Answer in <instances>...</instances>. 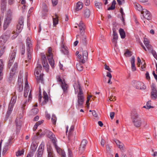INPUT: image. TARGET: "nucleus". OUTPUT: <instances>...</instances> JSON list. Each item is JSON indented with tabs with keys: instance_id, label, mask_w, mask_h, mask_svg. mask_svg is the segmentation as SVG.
I'll return each instance as SVG.
<instances>
[{
	"instance_id": "63",
	"label": "nucleus",
	"mask_w": 157,
	"mask_h": 157,
	"mask_svg": "<svg viewBox=\"0 0 157 157\" xmlns=\"http://www.w3.org/2000/svg\"><path fill=\"white\" fill-rule=\"evenodd\" d=\"M106 151H110L112 147L111 146H110L108 144H106Z\"/></svg>"
},
{
	"instance_id": "51",
	"label": "nucleus",
	"mask_w": 157,
	"mask_h": 157,
	"mask_svg": "<svg viewBox=\"0 0 157 157\" xmlns=\"http://www.w3.org/2000/svg\"><path fill=\"white\" fill-rule=\"evenodd\" d=\"M39 110L37 108H34L31 110V112L34 114H36L38 113Z\"/></svg>"
},
{
	"instance_id": "40",
	"label": "nucleus",
	"mask_w": 157,
	"mask_h": 157,
	"mask_svg": "<svg viewBox=\"0 0 157 157\" xmlns=\"http://www.w3.org/2000/svg\"><path fill=\"white\" fill-rule=\"evenodd\" d=\"M1 47L2 48L0 50V57L2 56L4 53L6 48V46L4 45H2L1 48Z\"/></svg>"
},
{
	"instance_id": "30",
	"label": "nucleus",
	"mask_w": 157,
	"mask_h": 157,
	"mask_svg": "<svg viewBox=\"0 0 157 157\" xmlns=\"http://www.w3.org/2000/svg\"><path fill=\"white\" fill-rule=\"evenodd\" d=\"M119 33L122 39L124 38L125 37V33L124 29H122L120 28L119 30Z\"/></svg>"
},
{
	"instance_id": "58",
	"label": "nucleus",
	"mask_w": 157,
	"mask_h": 157,
	"mask_svg": "<svg viewBox=\"0 0 157 157\" xmlns=\"http://www.w3.org/2000/svg\"><path fill=\"white\" fill-rule=\"evenodd\" d=\"M25 52V48L24 46L22 47V48L21 51V55H23Z\"/></svg>"
},
{
	"instance_id": "24",
	"label": "nucleus",
	"mask_w": 157,
	"mask_h": 157,
	"mask_svg": "<svg viewBox=\"0 0 157 157\" xmlns=\"http://www.w3.org/2000/svg\"><path fill=\"white\" fill-rule=\"evenodd\" d=\"M135 57L134 56H132L131 57V68L132 71H134L136 70V68L135 66Z\"/></svg>"
},
{
	"instance_id": "45",
	"label": "nucleus",
	"mask_w": 157,
	"mask_h": 157,
	"mask_svg": "<svg viewBox=\"0 0 157 157\" xmlns=\"http://www.w3.org/2000/svg\"><path fill=\"white\" fill-rule=\"evenodd\" d=\"M151 101H148L147 103L146 106H144L143 107L149 109L151 108H152L153 107L151 105Z\"/></svg>"
},
{
	"instance_id": "57",
	"label": "nucleus",
	"mask_w": 157,
	"mask_h": 157,
	"mask_svg": "<svg viewBox=\"0 0 157 157\" xmlns=\"http://www.w3.org/2000/svg\"><path fill=\"white\" fill-rule=\"evenodd\" d=\"M43 152L42 151H37V157H42Z\"/></svg>"
},
{
	"instance_id": "37",
	"label": "nucleus",
	"mask_w": 157,
	"mask_h": 157,
	"mask_svg": "<svg viewBox=\"0 0 157 157\" xmlns=\"http://www.w3.org/2000/svg\"><path fill=\"white\" fill-rule=\"evenodd\" d=\"M134 6L135 8L139 11H143V9L142 7L140 5L137 3H136L134 4Z\"/></svg>"
},
{
	"instance_id": "43",
	"label": "nucleus",
	"mask_w": 157,
	"mask_h": 157,
	"mask_svg": "<svg viewBox=\"0 0 157 157\" xmlns=\"http://www.w3.org/2000/svg\"><path fill=\"white\" fill-rule=\"evenodd\" d=\"M44 144V142L41 143L37 151L43 152Z\"/></svg>"
},
{
	"instance_id": "44",
	"label": "nucleus",
	"mask_w": 157,
	"mask_h": 157,
	"mask_svg": "<svg viewBox=\"0 0 157 157\" xmlns=\"http://www.w3.org/2000/svg\"><path fill=\"white\" fill-rule=\"evenodd\" d=\"M76 68L77 70L79 71H82L83 69L82 66L79 63L76 64Z\"/></svg>"
},
{
	"instance_id": "33",
	"label": "nucleus",
	"mask_w": 157,
	"mask_h": 157,
	"mask_svg": "<svg viewBox=\"0 0 157 157\" xmlns=\"http://www.w3.org/2000/svg\"><path fill=\"white\" fill-rule=\"evenodd\" d=\"M48 155V157H55L54 154L53 153L52 150L51 148H49L47 150Z\"/></svg>"
},
{
	"instance_id": "16",
	"label": "nucleus",
	"mask_w": 157,
	"mask_h": 157,
	"mask_svg": "<svg viewBox=\"0 0 157 157\" xmlns=\"http://www.w3.org/2000/svg\"><path fill=\"white\" fill-rule=\"evenodd\" d=\"M22 82H21V75H20H20H19L18 77V91L19 92L22 91L23 89V86L22 85Z\"/></svg>"
},
{
	"instance_id": "34",
	"label": "nucleus",
	"mask_w": 157,
	"mask_h": 157,
	"mask_svg": "<svg viewBox=\"0 0 157 157\" xmlns=\"http://www.w3.org/2000/svg\"><path fill=\"white\" fill-rule=\"evenodd\" d=\"M61 51L65 55H67L68 53V51L65 48L63 43L61 44Z\"/></svg>"
},
{
	"instance_id": "28",
	"label": "nucleus",
	"mask_w": 157,
	"mask_h": 157,
	"mask_svg": "<svg viewBox=\"0 0 157 157\" xmlns=\"http://www.w3.org/2000/svg\"><path fill=\"white\" fill-rule=\"evenodd\" d=\"M78 26L80 32L82 33L83 32L85 29V26L82 21H80L78 25Z\"/></svg>"
},
{
	"instance_id": "47",
	"label": "nucleus",
	"mask_w": 157,
	"mask_h": 157,
	"mask_svg": "<svg viewBox=\"0 0 157 157\" xmlns=\"http://www.w3.org/2000/svg\"><path fill=\"white\" fill-rule=\"evenodd\" d=\"M85 148L80 146L78 149V153L79 154H82L84 152Z\"/></svg>"
},
{
	"instance_id": "19",
	"label": "nucleus",
	"mask_w": 157,
	"mask_h": 157,
	"mask_svg": "<svg viewBox=\"0 0 157 157\" xmlns=\"http://www.w3.org/2000/svg\"><path fill=\"white\" fill-rule=\"evenodd\" d=\"M83 13L85 18H88L90 15V11L88 9L86 8L83 11Z\"/></svg>"
},
{
	"instance_id": "25",
	"label": "nucleus",
	"mask_w": 157,
	"mask_h": 157,
	"mask_svg": "<svg viewBox=\"0 0 157 157\" xmlns=\"http://www.w3.org/2000/svg\"><path fill=\"white\" fill-rule=\"evenodd\" d=\"M60 85L63 91L64 92H67L68 86L65 82V81H64L63 82H62V83L60 84Z\"/></svg>"
},
{
	"instance_id": "11",
	"label": "nucleus",
	"mask_w": 157,
	"mask_h": 157,
	"mask_svg": "<svg viewBox=\"0 0 157 157\" xmlns=\"http://www.w3.org/2000/svg\"><path fill=\"white\" fill-rule=\"evenodd\" d=\"M9 37V36L8 35L5 34H3L0 37V48L2 45H4Z\"/></svg>"
},
{
	"instance_id": "54",
	"label": "nucleus",
	"mask_w": 157,
	"mask_h": 157,
	"mask_svg": "<svg viewBox=\"0 0 157 157\" xmlns=\"http://www.w3.org/2000/svg\"><path fill=\"white\" fill-rule=\"evenodd\" d=\"M29 91V89H25L24 95V97L25 98L27 97L28 95Z\"/></svg>"
},
{
	"instance_id": "61",
	"label": "nucleus",
	"mask_w": 157,
	"mask_h": 157,
	"mask_svg": "<svg viewBox=\"0 0 157 157\" xmlns=\"http://www.w3.org/2000/svg\"><path fill=\"white\" fill-rule=\"evenodd\" d=\"M52 3L54 6L56 5L58 2V0H51Z\"/></svg>"
},
{
	"instance_id": "36",
	"label": "nucleus",
	"mask_w": 157,
	"mask_h": 157,
	"mask_svg": "<svg viewBox=\"0 0 157 157\" xmlns=\"http://www.w3.org/2000/svg\"><path fill=\"white\" fill-rule=\"evenodd\" d=\"M53 25L55 26L58 23V16L56 14L55 15V17L53 18Z\"/></svg>"
},
{
	"instance_id": "7",
	"label": "nucleus",
	"mask_w": 157,
	"mask_h": 157,
	"mask_svg": "<svg viewBox=\"0 0 157 157\" xmlns=\"http://www.w3.org/2000/svg\"><path fill=\"white\" fill-rule=\"evenodd\" d=\"M134 84V86L136 89L142 90H145L146 89V86L143 82L139 81H136Z\"/></svg>"
},
{
	"instance_id": "49",
	"label": "nucleus",
	"mask_w": 157,
	"mask_h": 157,
	"mask_svg": "<svg viewBox=\"0 0 157 157\" xmlns=\"http://www.w3.org/2000/svg\"><path fill=\"white\" fill-rule=\"evenodd\" d=\"M124 55L127 57H130L132 55L131 52H130L128 50H127L124 53Z\"/></svg>"
},
{
	"instance_id": "26",
	"label": "nucleus",
	"mask_w": 157,
	"mask_h": 157,
	"mask_svg": "<svg viewBox=\"0 0 157 157\" xmlns=\"http://www.w3.org/2000/svg\"><path fill=\"white\" fill-rule=\"evenodd\" d=\"M80 43L82 45H85L86 44V37L85 36H82L80 37Z\"/></svg>"
},
{
	"instance_id": "32",
	"label": "nucleus",
	"mask_w": 157,
	"mask_h": 157,
	"mask_svg": "<svg viewBox=\"0 0 157 157\" xmlns=\"http://www.w3.org/2000/svg\"><path fill=\"white\" fill-rule=\"evenodd\" d=\"M15 74V71H13V69L12 68L11 70L10 73V76H9L8 79L10 82H11Z\"/></svg>"
},
{
	"instance_id": "3",
	"label": "nucleus",
	"mask_w": 157,
	"mask_h": 157,
	"mask_svg": "<svg viewBox=\"0 0 157 157\" xmlns=\"http://www.w3.org/2000/svg\"><path fill=\"white\" fill-rule=\"evenodd\" d=\"M77 104L76 105V107L83 108L85 98L83 92L82 93L81 91L80 90V92H78L77 95Z\"/></svg>"
},
{
	"instance_id": "35",
	"label": "nucleus",
	"mask_w": 157,
	"mask_h": 157,
	"mask_svg": "<svg viewBox=\"0 0 157 157\" xmlns=\"http://www.w3.org/2000/svg\"><path fill=\"white\" fill-rule=\"evenodd\" d=\"M43 98L44 99L43 103L45 104L48 101V98L47 93L45 92H43Z\"/></svg>"
},
{
	"instance_id": "60",
	"label": "nucleus",
	"mask_w": 157,
	"mask_h": 157,
	"mask_svg": "<svg viewBox=\"0 0 157 157\" xmlns=\"http://www.w3.org/2000/svg\"><path fill=\"white\" fill-rule=\"evenodd\" d=\"M91 97H92L91 96H88L87 97V100H86V105H87V107H89L88 103H89V101L90 99V98Z\"/></svg>"
},
{
	"instance_id": "62",
	"label": "nucleus",
	"mask_w": 157,
	"mask_h": 157,
	"mask_svg": "<svg viewBox=\"0 0 157 157\" xmlns=\"http://www.w3.org/2000/svg\"><path fill=\"white\" fill-rule=\"evenodd\" d=\"M145 76H146V79L147 80H150V77L149 76V73L148 71L146 72V73L145 74Z\"/></svg>"
},
{
	"instance_id": "20",
	"label": "nucleus",
	"mask_w": 157,
	"mask_h": 157,
	"mask_svg": "<svg viewBox=\"0 0 157 157\" xmlns=\"http://www.w3.org/2000/svg\"><path fill=\"white\" fill-rule=\"evenodd\" d=\"M15 93H16L15 92L14 93V94L13 95V96L11 98L9 105H11L14 106V105L16 103L17 99V95L15 94Z\"/></svg>"
},
{
	"instance_id": "21",
	"label": "nucleus",
	"mask_w": 157,
	"mask_h": 157,
	"mask_svg": "<svg viewBox=\"0 0 157 157\" xmlns=\"http://www.w3.org/2000/svg\"><path fill=\"white\" fill-rule=\"evenodd\" d=\"M44 75L43 73L40 74L39 76H37L36 77V82L37 83H43L44 79L43 76Z\"/></svg>"
},
{
	"instance_id": "17",
	"label": "nucleus",
	"mask_w": 157,
	"mask_h": 157,
	"mask_svg": "<svg viewBox=\"0 0 157 157\" xmlns=\"http://www.w3.org/2000/svg\"><path fill=\"white\" fill-rule=\"evenodd\" d=\"M88 58V52L86 50L82 51V59H81V61L84 63L87 60Z\"/></svg>"
},
{
	"instance_id": "55",
	"label": "nucleus",
	"mask_w": 157,
	"mask_h": 157,
	"mask_svg": "<svg viewBox=\"0 0 157 157\" xmlns=\"http://www.w3.org/2000/svg\"><path fill=\"white\" fill-rule=\"evenodd\" d=\"M42 130L41 129H40L39 130V132L37 133V134L38 135H40V136H43L45 134V130H44V132H43L41 133L42 132Z\"/></svg>"
},
{
	"instance_id": "15",
	"label": "nucleus",
	"mask_w": 157,
	"mask_h": 157,
	"mask_svg": "<svg viewBox=\"0 0 157 157\" xmlns=\"http://www.w3.org/2000/svg\"><path fill=\"white\" fill-rule=\"evenodd\" d=\"M74 87L75 90V94H77L79 90V92H80V91H81L82 93H83L80 84L79 82H78L77 83H75L74 85Z\"/></svg>"
},
{
	"instance_id": "39",
	"label": "nucleus",
	"mask_w": 157,
	"mask_h": 157,
	"mask_svg": "<svg viewBox=\"0 0 157 157\" xmlns=\"http://www.w3.org/2000/svg\"><path fill=\"white\" fill-rule=\"evenodd\" d=\"M116 4V2L115 0H113L112 2V5L111 6L108 8V10H113L115 8V5Z\"/></svg>"
},
{
	"instance_id": "29",
	"label": "nucleus",
	"mask_w": 157,
	"mask_h": 157,
	"mask_svg": "<svg viewBox=\"0 0 157 157\" xmlns=\"http://www.w3.org/2000/svg\"><path fill=\"white\" fill-rule=\"evenodd\" d=\"M47 58L50 64L52 67H53L54 65V60H52V56L50 55V56H47Z\"/></svg>"
},
{
	"instance_id": "1",
	"label": "nucleus",
	"mask_w": 157,
	"mask_h": 157,
	"mask_svg": "<svg viewBox=\"0 0 157 157\" xmlns=\"http://www.w3.org/2000/svg\"><path fill=\"white\" fill-rule=\"evenodd\" d=\"M24 18L22 17H21L19 19L18 24L16 26V31H14L12 32V34H14L12 37V39H15L21 32L23 27Z\"/></svg>"
},
{
	"instance_id": "18",
	"label": "nucleus",
	"mask_w": 157,
	"mask_h": 157,
	"mask_svg": "<svg viewBox=\"0 0 157 157\" xmlns=\"http://www.w3.org/2000/svg\"><path fill=\"white\" fill-rule=\"evenodd\" d=\"M115 142L118 147L120 149L121 151H125L124 145L123 143L118 140L115 141Z\"/></svg>"
},
{
	"instance_id": "23",
	"label": "nucleus",
	"mask_w": 157,
	"mask_h": 157,
	"mask_svg": "<svg viewBox=\"0 0 157 157\" xmlns=\"http://www.w3.org/2000/svg\"><path fill=\"white\" fill-rule=\"evenodd\" d=\"M144 43L148 50H151L152 49V46L149 44V42L146 38H144Z\"/></svg>"
},
{
	"instance_id": "22",
	"label": "nucleus",
	"mask_w": 157,
	"mask_h": 157,
	"mask_svg": "<svg viewBox=\"0 0 157 157\" xmlns=\"http://www.w3.org/2000/svg\"><path fill=\"white\" fill-rule=\"evenodd\" d=\"M13 106L9 105L8 109L6 114V117L7 118L11 114L13 109Z\"/></svg>"
},
{
	"instance_id": "64",
	"label": "nucleus",
	"mask_w": 157,
	"mask_h": 157,
	"mask_svg": "<svg viewBox=\"0 0 157 157\" xmlns=\"http://www.w3.org/2000/svg\"><path fill=\"white\" fill-rule=\"evenodd\" d=\"M18 67V64L17 63H15L13 65V67L12 68L13 69V71H15V70Z\"/></svg>"
},
{
	"instance_id": "59",
	"label": "nucleus",
	"mask_w": 157,
	"mask_h": 157,
	"mask_svg": "<svg viewBox=\"0 0 157 157\" xmlns=\"http://www.w3.org/2000/svg\"><path fill=\"white\" fill-rule=\"evenodd\" d=\"M105 69L109 71L110 72H112V71L111 70V69L108 66H107L106 64H105Z\"/></svg>"
},
{
	"instance_id": "9",
	"label": "nucleus",
	"mask_w": 157,
	"mask_h": 157,
	"mask_svg": "<svg viewBox=\"0 0 157 157\" xmlns=\"http://www.w3.org/2000/svg\"><path fill=\"white\" fill-rule=\"evenodd\" d=\"M143 17L146 19L149 20L151 18V15L150 12L146 9H143L141 12Z\"/></svg>"
},
{
	"instance_id": "6",
	"label": "nucleus",
	"mask_w": 157,
	"mask_h": 157,
	"mask_svg": "<svg viewBox=\"0 0 157 157\" xmlns=\"http://www.w3.org/2000/svg\"><path fill=\"white\" fill-rule=\"evenodd\" d=\"M151 97L152 99H155L157 98V90L154 84H152L151 86Z\"/></svg>"
},
{
	"instance_id": "14",
	"label": "nucleus",
	"mask_w": 157,
	"mask_h": 157,
	"mask_svg": "<svg viewBox=\"0 0 157 157\" xmlns=\"http://www.w3.org/2000/svg\"><path fill=\"white\" fill-rule=\"evenodd\" d=\"M45 131H46L45 134H46L48 135V138L52 140L53 143V140H54L56 142V139L55 138L54 135L52 133V132L47 130H45Z\"/></svg>"
},
{
	"instance_id": "10",
	"label": "nucleus",
	"mask_w": 157,
	"mask_h": 157,
	"mask_svg": "<svg viewBox=\"0 0 157 157\" xmlns=\"http://www.w3.org/2000/svg\"><path fill=\"white\" fill-rule=\"evenodd\" d=\"M16 53V50H14L13 52L10 54V57L7 65L8 68H10L12 66V64L15 57Z\"/></svg>"
},
{
	"instance_id": "4",
	"label": "nucleus",
	"mask_w": 157,
	"mask_h": 157,
	"mask_svg": "<svg viewBox=\"0 0 157 157\" xmlns=\"http://www.w3.org/2000/svg\"><path fill=\"white\" fill-rule=\"evenodd\" d=\"M134 125L136 127H140L142 123L141 117L137 113L134 115L132 118Z\"/></svg>"
},
{
	"instance_id": "2",
	"label": "nucleus",
	"mask_w": 157,
	"mask_h": 157,
	"mask_svg": "<svg viewBox=\"0 0 157 157\" xmlns=\"http://www.w3.org/2000/svg\"><path fill=\"white\" fill-rule=\"evenodd\" d=\"M27 50V55L29 60H30L31 57V53L33 50L32 48V44L31 39L29 37L27 38L26 41Z\"/></svg>"
},
{
	"instance_id": "46",
	"label": "nucleus",
	"mask_w": 157,
	"mask_h": 157,
	"mask_svg": "<svg viewBox=\"0 0 157 157\" xmlns=\"http://www.w3.org/2000/svg\"><path fill=\"white\" fill-rule=\"evenodd\" d=\"M87 144V140H82L80 146L85 148V146H86Z\"/></svg>"
},
{
	"instance_id": "56",
	"label": "nucleus",
	"mask_w": 157,
	"mask_h": 157,
	"mask_svg": "<svg viewBox=\"0 0 157 157\" xmlns=\"http://www.w3.org/2000/svg\"><path fill=\"white\" fill-rule=\"evenodd\" d=\"M52 51V48L51 47H49L48 50V54H47V56H50V55H51V56H52V53L51 52Z\"/></svg>"
},
{
	"instance_id": "13",
	"label": "nucleus",
	"mask_w": 157,
	"mask_h": 157,
	"mask_svg": "<svg viewBox=\"0 0 157 157\" xmlns=\"http://www.w3.org/2000/svg\"><path fill=\"white\" fill-rule=\"evenodd\" d=\"M53 144L57 150V151L59 155H61L63 157H64L66 155L65 154L64 151L62 150L57 145L56 143V142L55 140H53Z\"/></svg>"
},
{
	"instance_id": "8",
	"label": "nucleus",
	"mask_w": 157,
	"mask_h": 157,
	"mask_svg": "<svg viewBox=\"0 0 157 157\" xmlns=\"http://www.w3.org/2000/svg\"><path fill=\"white\" fill-rule=\"evenodd\" d=\"M22 115H20L19 117H17L15 120V123L17 130H19L21 128L22 124Z\"/></svg>"
},
{
	"instance_id": "41",
	"label": "nucleus",
	"mask_w": 157,
	"mask_h": 157,
	"mask_svg": "<svg viewBox=\"0 0 157 157\" xmlns=\"http://www.w3.org/2000/svg\"><path fill=\"white\" fill-rule=\"evenodd\" d=\"M24 151H25L24 149H22L21 151L18 150L16 152V156L17 157L21 156L22 155L24 154Z\"/></svg>"
},
{
	"instance_id": "50",
	"label": "nucleus",
	"mask_w": 157,
	"mask_h": 157,
	"mask_svg": "<svg viewBox=\"0 0 157 157\" xmlns=\"http://www.w3.org/2000/svg\"><path fill=\"white\" fill-rule=\"evenodd\" d=\"M56 79L57 81L59 82V83L61 84L62 82H63L64 81V80H62V79L60 78L59 76L58 75L56 77Z\"/></svg>"
},
{
	"instance_id": "42",
	"label": "nucleus",
	"mask_w": 157,
	"mask_h": 157,
	"mask_svg": "<svg viewBox=\"0 0 157 157\" xmlns=\"http://www.w3.org/2000/svg\"><path fill=\"white\" fill-rule=\"evenodd\" d=\"M118 38V36H113V38L112 40V42L116 45L117 43V41Z\"/></svg>"
},
{
	"instance_id": "52",
	"label": "nucleus",
	"mask_w": 157,
	"mask_h": 157,
	"mask_svg": "<svg viewBox=\"0 0 157 157\" xmlns=\"http://www.w3.org/2000/svg\"><path fill=\"white\" fill-rule=\"evenodd\" d=\"M51 120L52 123L55 124L56 122V118L54 115H52Z\"/></svg>"
},
{
	"instance_id": "53",
	"label": "nucleus",
	"mask_w": 157,
	"mask_h": 157,
	"mask_svg": "<svg viewBox=\"0 0 157 157\" xmlns=\"http://www.w3.org/2000/svg\"><path fill=\"white\" fill-rule=\"evenodd\" d=\"M4 65L2 59H0V71H3Z\"/></svg>"
},
{
	"instance_id": "27",
	"label": "nucleus",
	"mask_w": 157,
	"mask_h": 157,
	"mask_svg": "<svg viewBox=\"0 0 157 157\" xmlns=\"http://www.w3.org/2000/svg\"><path fill=\"white\" fill-rule=\"evenodd\" d=\"M95 7L97 9V10L102 9V4L101 2L96 1L94 2Z\"/></svg>"
},
{
	"instance_id": "5",
	"label": "nucleus",
	"mask_w": 157,
	"mask_h": 157,
	"mask_svg": "<svg viewBox=\"0 0 157 157\" xmlns=\"http://www.w3.org/2000/svg\"><path fill=\"white\" fill-rule=\"evenodd\" d=\"M12 19L11 12L10 10H9L8 12L7 17L4 23L3 29L4 30L6 29L9 26L12 21Z\"/></svg>"
},
{
	"instance_id": "31",
	"label": "nucleus",
	"mask_w": 157,
	"mask_h": 157,
	"mask_svg": "<svg viewBox=\"0 0 157 157\" xmlns=\"http://www.w3.org/2000/svg\"><path fill=\"white\" fill-rule=\"evenodd\" d=\"M82 3L78 2L77 3V6L75 8V10L76 11H78L79 10H81L82 7Z\"/></svg>"
},
{
	"instance_id": "12",
	"label": "nucleus",
	"mask_w": 157,
	"mask_h": 157,
	"mask_svg": "<svg viewBox=\"0 0 157 157\" xmlns=\"http://www.w3.org/2000/svg\"><path fill=\"white\" fill-rule=\"evenodd\" d=\"M41 59L44 67H45L46 68V69L48 70L49 69V66L45 56L44 54H41Z\"/></svg>"
},
{
	"instance_id": "38",
	"label": "nucleus",
	"mask_w": 157,
	"mask_h": 157,
	"mask_svg": "<svg viewBox=\"0 0 157 157\" xmlns=\"http://www.w3.org/2000/svg\"><path fill=\"white\" fill-rule=\"evenodd\" d=\"M116 100L115 97H113V96L111 94H109L108 98L107 101H113Z\"/></svg>"
},
{
	"instance_id": "48",
	"label": "nucleus",
	"mask_w": 157,
	"mask_h": 157,
	"mask_svg": "<svg viewBox=\"0 0 157 157\" xmlns=\"http://www.w3.org/2000/svg\"><path fill=\"white\" fill-rule=\"evenodd\" d=\"M37 147V146L35 144H32L31 147V148L33 152H34L36 151Z\"/></svg>"
}]
</instances>
